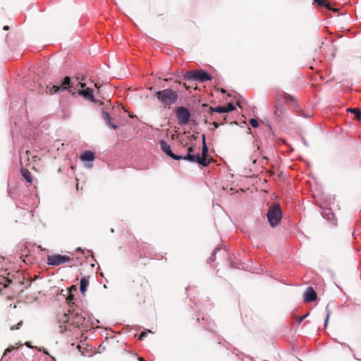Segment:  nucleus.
<instances>
[{
	"instance_id": "nucleus-1",
	"label": "nucleus",
	"mask_w": 361,
	"mask_h": 361,
	"mask_svg": "<svg viewBox=\"0 0 361 361\" xmlns=\"http://www.w3.org/2000/svg\"><path fill=\"white\" fill-rule=\"evenodd\" d=\"M157 99L162 104L164 108L170 109L175 104L178 99L177 92L171 88H166L156 92Z\"/></svg>"
},
{
	"instance_id": "nucleus-2",
	"label": "nucleus",
	"mask_w": 361,
	"mask_h": 361,
	"mask_svg": "<svg viewBox=\"0 0 361 361\" xmlns=\"http://www.w3.org/2000/svg\"><path fill=\"white\" fill-rule=\"evenodd\" d=\"M184 78L187 80L204 82L211 80L212 78L205 71L200 69L187 72L184 75Z\"/></svg>"
},
{
	"instance_id": "nucleus-3",
	"label": "nucleus",
	"mask_w": 361,
	"mask_h": 361,
	"mask_svg": "<svg viewBox=\"0 0 361 361\" xmlns=\"http://www.w3.org/2000/svg\"><path fill=\"white\" fill-rule=\"evenodd\" d=\"M281 218L282 213L279 205L277 204H272L267 212V219L271 226H276L279 224Z\"/></svg>"
},
{
	"instance_id": "nucleus-4",
	"label": "nucleus",
	"mask_w": 361,
	"mask_h": 361,
	"mask_svg": "<svg viewBox=\"0 0 361 361\" xmlns=\"http://www.w3.org/2000/svg\"><path fill=\"white\" fill-rule=\"evenodd\" d=\"M48 91L49 94H53L57 92H63L66 90H68L69 93L72 94H75V91L73 90V83H71V78L68 76H66L62 82V85L59 86L57 85H52L51 87H48Z\"/></svg>"
},
{
	"instance_id": "nucleus-5",
	"label": "nucleus",
	"mask_w": 361,
	"mask_h": 361,
	"mask_svg": "<svg viewBox=\"0 0 361 361\" xmlns=\"http://www.w3.org/2000/svg\"><path fill=\"white\" fill-rule=\"evenodd\" d=\"M73 84V82H72ZM85 84L78 82L75 87L73 86V90L78 92L80 95H82L84 98L93 101L94 94L93 90L91 88H85Z\"/></svg>"
},
{
	"instance_id": "nucleus-6",
	"label": "nucleus",
	"mask_w": 361,
	"mask_h": 361,
	"mask_svg": "<svg viewBox=\"0 0 361 361\" xmlns=\"http://www.w3.org/2000/svg\"><path fill=\"white\" fill-rule=\"evenodd\" d=\"M178 123L180 126L187 125L190 118V111L185 106H179L176 110Z\"/></svg>"
},
{
	"instance_id": "nucleus-7",
	"label": "nucleus",
	"mask_w": 361,
	"mask_h": 361,
	"mask_svg": "<svg viewBox=\"0 0 361 361\" xmlns=\"http://www.w3.org/2000/svg\"><path fill=\"white\" fill-rule=\"evenodd\" d=\"M3 261L4 258L0 257V264H1ZM11 281V274L8 272L7 269L2 267L0 268V290L2 288L8 287Z\"/></svg>"
},
{
	"instance_id": "nucleus-8",
	"label": "nucleus",
	"mask_w": 361,
	"mask_h": 361,
	"mask_svg": "<svg viewBox=\"0 0 361 361\" xmlns=\"http://www.w3.org/2000/svg\"><path fill=\"white\" fill-rule=\"evenodd\" d=\"M85 322L86 317L82 312H75V310H72V323L71 325L85 328L87 327Z\"/></svg>"
},
{
	"instance_id": "nucleus-9",
	"label": "nucleus",
	"mask_w": 361,
	"mask_h": 361,
	"mask_svg": "<svg viewBox=\"0 0 361 361\" xmlns=\"http://www.w3.org/2000/svg\"><path fill=\"white\" fill-rule=\"evenodd\" d=\"M61 331H67L72 323V310H69L68 313H63L59 319Z\"/></svg>"
},
{
	"instance_id": "nucleus-10",
	"label": "nucleus",
	"mask_w": 361,
	"mask_h": 361,
	"mask_svg": "<svg viewBox=\"0 0 361 361\" xmlns=\"http://www.w3.org/2000/svg\"><path fill=\"white\" fill-rule=\"evenodd\" d=\"M71 261V258L66 255H53L48 256L47 263L49 265L58 266L61 264L68 262Z\"/></svg>"
},
{
	"instance_id": "nucleus-11",
	"label": "nucleus",
	"mask_w": 361,
	"mask_h": 361,
	"mask_svg": "<svg viewBox=\"0 0 361 361\" xmlns=\"http://www.w3.org/2000/svg\"><path fill=\"white\" fill-rule=\"evenodd\" d=\"M202 140H203V146H202V156H200L199 154H197V163L203 166H207L208 165V162L207 161L206 157L208 152V148L205 143V136L204 135H202Z\"/></svg>"
},
{
	"instance_id": "nucleus-12",
	"label": "nucleus",
	"mask_w": 361,
	"mask_h": 361,
	"mask_svg": "<svg viewBox=\"0 0 361 361\" xmlns=\"http://www.w3.org/2000/svg\"><path fill=\"white\" fill-rule=\"evenodd\" d=\"M159 145L161 150L172 159L175 160H180L182 159V156L176 155L172 152L171 146L168 145L164 140L159 141Z\"/></svg>"
},
{
	"instance_id": "nucleus-13",
	"label": "nucleus",
	"mask_w": 361,
	"mask_h": 361,
	"mask_svg": "<svg viewBox=\"0 0 361 361\" xmlns=\"http://www.w3.org/2000/svg\"><path fill=\"white\" fill-rule=\"evenodd\" d=\"M317 299V293L312 287H308L304 293L305 302H313Z\"/></svg>"
},
{
	"instance_id": "nucleus-14",
	"label": "nucleus",
	"mask_w": 361,
	"mask_h": 361,
	"mask_svg": "<svg viewBox=\"0 0 361 361\" xmlns=\"http://www.w3.org/2000/svg\"><path fill=\"white\" fill-rule=\"evenodd\" d=\"M102 118L108 126L112 128L114 130H116L118 128L116 125L111 122L112 118L106 111H102Z\"/></svg>"
},
{
	"instance_id": "nucleus-15",
	"label": "nucleus",
	"mask_w": 361,
	"mask_h": 361,
	"mask_svg": "<svg viewBox=\"0 0 361 361\" xmlns=\"http://www.w3.org/2000/svg\"><path fill=\"white\" fill-rule=\"evenodd\" d=\"M182 159L190 162H197V154L194 153L192 147H190L188 149V154L186 156L183 157Z\"/></svg>"
},
{
	"instance_id": "nucleus-16",
	"label": "nucleus",
	"mask_w": 361,
	"mask_h": 361,
	"mask_svg": "<svg viewBox=\"0 0 361 361\" xmlns=\"http://www.w3.org/2000/svg\"><path fill=\"white\" fill-rule=\"evenodd\" d=\"M80 159L83 161H92L94 159V154L91 151H85L80 155Z\"/></svg>"
},
{
	"instance_id": "nucleus-17",
	"label": "nucleus",
	"mask_w": 361,
	"mask_h": 361,
	"mask_svg": "<svg viewBox=\"0 0 361 361\" xmlns=\"http://www.w3.org/2000/svg\"><path fill=\"white\" fill-rule=\"evenodd\" d=\"M89 284V277L88 276H85V277H82L80 280V291L82 294H84V293L86 291V288H87V286H88Z\"/></svg>"
},
{
	"instance_id": "nucleus-18",
	"label": "nucleus",
	"mask_w": 361,
	"mask_h": 361,
	"mask_svg": "<svg viewBox=\"0 0 361 361\" xmlns=\"http://www.w3.org/2000/svg\"><path fill=\"white\" fill-rule=\"evenodd\" d=\"M209 109L212 111L215 112V113H220V114L226 113L225 106H217V107L210 106Z\"/></svg>"
},
{
	"instance_id": "nucleus-19",
	"label": "nucleus",
	"mask_w": 361,
	"mask_h": 361,
	"mask_svg": "<svg viewBox=\"0 0 361 361\" xmlns=\"http://www.w3.org/2000/svg\"><path fill=\"white\" fill-rule=\"evenodd\" d=\"M22 175L27 182H32L31 173L28 171L22 170Z\"/></svg>"
},
{
	"instance_id": "nucleus-20",
	"label": "nucleus",
	"mask_w": 361,
	"mask_h": 361,
	"mask_svg": "<svg viewBox=\"0 0 361 361\" xmlns=\"http://www.w3.org/2000/svg\"><path fill=\"white\" fill-rule=\"evenodd\" d=\"M347 111L348 112L353 113V114H355L357 119L360 118L361 114H360V111L358 109H357V108L348 109Z\"/></svg>"
},
{
	"instance_id": "nucleus-21",
	"label": "nucleus",
	"mask_w": 361,
	"mask_h": 361,
	"mask_svg": "<svg viewBox=\"0 0 361 361\" xmlns=\"http://www.w3.org/2000/svg\"><path fill=\"white\" fill-rule=\"evenodd\" d=\"M326 319H325V322H324V326H326L327 324H328V322H329V317L331 314V310L329 309V305H327L326 306Z\"/></svg>"
},
{
	"instance_id": "nucleus-22",
	"label": "nucleus",
	"mask_w": 361,
	"mask_h": 361,
	"mask_svg": "<svg viewBox=\"0 0 361 361\" xmlns=\"http://www.w3.org/2000/svg\"><path fill=\"white\" fill-rule=\"evenodd\" d=\"M14 349H15V347H14V346H13V345H11V346H9L8 348H7L5 350V351H4V353L3 356H2L1 360H3V359H4V357H5L8 353H9L12 352Z\"/></svg>"
},
{
	"instance_id": "nucleus-23",
	"label": "nucleus",
	"mask_w": 361,
	"mask_h": 361,
	"mask_svg": "<svg viewBox=\"0 0 361 361\" xmlns=\"http://www.w3.org/2000/svg\"><path fill=\"white\" fill-rule=\"evenodd\" d=\"M225 109H226V113H227V112H230V111L235 110V106L232 103H229L227 106H225Z\"/></svg>"
},
{
	"instance_id": "nucleus-24",
	"label": "nucleus",
	"mask_w": 361,
	"mask_h": 361,
	"mask_svg": "<svg viewBox=\"0 0 361 361\" xmlns=\"http://www.w3.org/2000/svg\"><path fill=\"white\" fill-rule=\"evenodd\" d=\"M250 123L252 128L258 127V121L255 118H251L250 120Z\"/></svg>"
},
{
	"instance_id": "nucleus-25",
	"label": "nucleus",
	"mask_w": 361,
	"mask_h": 361,
	"mask_svg": "<svg viewBox=\"0 0 361 361\" xmlns=\"http://www.w3.org/2000/svg\"><path fill=\"white\" fill-rule=\"evenodd\" d=\"M73 299H74L73 295L70 293L66 300H67V302H68L69 306H71V307L72 304H74V302H73Z\"/></svg>"
},
{
	"instance_id": "nucleus-26",
	"label": "nucleus",
	"mask_w": 361,
	"mask_h": 361,
	"mask_svg": "<svg viewBox=\"0 0 361 361\" xmlns=\"http://www.w3.org/2000/svg\"><path fill=\"white\" fill-rule=\"evenodd\" d=\"M149 332V333H152V331L150 330H148L147 331H143L140 334V336H139V339L140 340H142L147 334V333Z\"/></svg>"
},
{
	"instance_id": "nucleus-27",
	"label": "nucleus",
	"mask_w": 361,
	"mask_h": 361,
	"mask_svg": "<svg viewBox=\"0 0 361 361\" xmlns=\"http://www.w3.org/2000/svg\"><path fill=\"white\" fill-rule=\"evenodd\" d=\"M314 1L320 6H326L325 0H314Z\"/></svg>"
},
{
	"instance_id": "nucleus-28",
	"label": "nucleus",
	"mask_w": 361,
	"mask_h": 361,
	"mask_svg": "<svg viewBox=\"0 0 361 361\" xmlns=\"http://www.w3.org/2000/svg\"><path fill=\"white\" fill-rule=\"evenodd\" d=\"M25 345L27 348H35V347H33L32 345H31V343H30V342H29V341L25 342Z\"/></svg>"
},
{
	"instance_id": "nucleus-29",
	"label": "nucleus",
	"mask_w": 361,
	"mask_h": 361,
	"mask_svg": "<svg viewBox=\"0 0 361 361\" xmlns=\"http://www.w3.org/2000/svg\"><path fill=\"white\" fill-rule=\"evenodd\" d=\"M217 251H218V249H217V248H216V249L214 250V252H213L212 257H211V259H212V260H213V259H214V258L215 257V255H216V254Z\"/></svg>"
},
{
	"instance_id": "nucleus-30",
	"label": "nucleus",
	"mask_w": 361,
	"mask_h": 361,
	"mask_svg": "<svg viewBox=\"0 0 361 361\" xmlns=\"http://www.w3.org/2000/svg\"><path fill=\"white\" fill-rule=\"evenodd\" d=\"M309 315V312L305 314V315L302 316L300 319V322H301L304 319H305Z\"/></svg>"
},
{
	"instance_id": "nucleus-31",
	"label": "nucleus",
	"mask_w": 361,
	"mask_h": 361,
	"mask_svg": "<svg viewBox=\"0 0 361 361\" xmlns=\"http://www.w3.org/2000/svg\"><path fill=\"white\" fill-rule=\"evenodd\" d=\"M22 324H23V321H20V322L18 323V326H17L16 328H14V327H13V326H12V327H11V330L17 329H18V326H19L22 325Z\"/></svg>"
},
{
	"instance_id": "nucleus-32",
	"label": "nucleus",
	"mask_w": 361,
	"mask_h": 361,
	"mask_svg": "<svg viewBox=\"0 0 361 361\" xmlns=\"http://www.w3.org/2000/svg\"><path fill=\"white\" fill-rule=\"evenodd\" d=\"M324 6L327 8L329 10H331V6L329 3L326 2V6Z\"/></svg>"
},
{
	"instance_id": "nucleus-33",
	"label": "nucleus",
	"mask_w": 361,
	"mask_h": 361,
	"mask_svg": "<svg viewBox=\"0 0 361 361\" xmlns=\"http://www.w3.org/2000/svg\"><path fill=\"white\" fill-rule=\"evenodd\" d=\"M212 125H213V126H214V128H219V123H216V122H213V123H212Z\"/></svg>"
},
{
	"instance_id": "nucleus-34",
	"label": "nucleus",
	"mask_w": 361,
	"mask_h": 361,
	"mask_svg": "<svg viewBox=\"0 0 361 361\" xmlns=\"http://www.w3.org/2000/svg\"><path fill=\"white\" fill-rule=\"evenodd\" d=\"M9 29V27L8 25H4L3 27L4 30H8Z\"/></svg>"
},
{
	"instance_id": "nucleus-35",
	"label": "nucleus",
	"mask_w": 361,
	"mask_h": 361,
	"mask_svg": "<svg viewBox=\"0 0 361 361\" xmlns=\"http://www.w3.org/2000/svg\"><path fill=\"white\" fill-rule=\"evenodd\" d=\"M327 212H328V213L326 214V215H329V214H331V216H334V214L330 212V209H327Z\"/></svg>"
},
{
	"instance_id": "nucleus-36",
	"label": "nucleus",
	"mask_w": 361,
	"mask_h": 361,
	"mask_svg": "<svg viewBox=\"0 0 361 361\" xmlns=\"http://www.w3.org/2000/svg\"><path fill=\"white\" fill-rule=\"evenodd\" d=\"M140 361H145V360L142 357L139 358Z\"/></svg>"
},
{
	"instance_id": "nucleus-37",
	"label": "nucleus",
	"mask_w": 361,
	"mask_h": 361,
	"mask_svg": "<svg viewBox=\"0 0 361 361\" xmlns=\"http://www.w3.org/2000/svg\"><path fill=\"white\" fill-rule=\"evenodd\" d=\"M71 288H72V290H75L76 289L74 286H72Z\"/></svg>"
},
{
	"instance_id": "nucleus-38",
	"label": "nucleus",
	"mask_w": 361,
	"mask_h": 361,
	"mask_svg": "<svg viewBox=\"0 0 361 361\" xmlns=\"http://www.w3.org/2000/svg\"><path fill=\"white\" fill-rule=\"evenodd\" d=\"M71 288H72V290H75L76 289L74 286H72Z\"/></svg>"
},
{
	"instance_id": "nucleus-39",
	"label": "nucleus",
	"mask_w": 361,
	"mask_h": 361,
	"mask_svg": "<svg viewBox=\"0 0 361 361\" xmlns=\"http://www.w3.org/2000/svg\"><path fill=\"white\" fill-rule=\"evenodd\" d=\"M43 351H44V353L45 354H48L47 351L45 349H44V350H43Z\"/></svg>"
},
{
	"instance_id": "nucleus-40",
	"label": "nucleus",
	"mask_w": 361,
	"mask_h": 361,
	"mask_svg": "<svg viewBox=\"0 0 361 361\" xmlns=\"http://www.w3.org/2000/svg\"><path fill=\"white\" fill-rule=\"evenodd\" d=\"M8 360H10L9 357L6 360V361H8Z\"/></svg>"
}]
</instances>
